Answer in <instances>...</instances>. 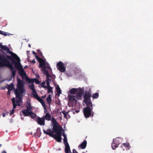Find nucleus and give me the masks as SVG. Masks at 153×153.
I'll return each mask as SVG.
<instances>
[{"label":"nucleus","mask_w":153,"mask_h":153,"mask_svg":"<svg viewBox=\"0 0 153 153\" xmlns=\"http://www.w3.org/2000/svg\"><path fill=\"white\" fill-rule=\"evenodd\" d=\"M52 123L53 125V130L57 134H53V132L50 129H48L47 130V131H49V132L46 131L44 129L43 130V131L44 134L48 135L51 137L54 138L58 142H60L62 139L61 136L62 134V128L59 126V124L53 117L52 119Z\"/></svg>","instance_id":"nucleus-1"},{"label":"nucleus","mask_w":153,"mask_h":153,"mask_svg":"<svg viewBox=\"0 0 153 153\" xmlns=\"http://www.w3.org/2000/svg\"><path fill=\"white\" fill-rule=\"evenodd\" d=\"M16 99L15 100L16 105L21 106L20 103L22 102V99L23 95L25 93V90L24 88V85L22 81L20 79H17V88L15 91Z\"/></svg>","instance_id":"nucleus-2"},{"label":"nucleus","mask_w":153,"mask_h":153,"mask_svg":"<svg viewBox=\"0 0 153 153\" xmlns=\"http://www.w3.org/2000/svg\"><path fill=\"white\" fill-rule=\"evenodd\" d=\"M93 107H91V105H86V107L83 109V114L86 118L89 117L90 116L92 117L94 116L93 112H92Z\"/></svg>","instance_id":"nucleus-3"},{"label":"nucleus","mask_w":153,"mask_h":153,"mask_svg":"<svg viewBox=\"0 0 153 153\" xmlns=\"http://www.w3.org/2000/svg\"><path fill=\"white\" fill-rule=\"evenodd\" d=\"M91 96V93L87 91L85 92V95L84 96V100H83L86 105H91V106L92 107V103L91 101L90 97Z\"/></svg>","instance_id":"nucleus-4"},{"label":"nucleus","mask_w":153,"mask_h":153,"mask_svg":"<svg viewBox=\"0 0 153 153\" xmlns=\"http://www.w3.org/2000/svg\"><path fill=\"white\" fill-rule=\"evenodd\" d=\"M27 103L28 105H26V107L27 108L26 109H24L22 111L24 115L25 116H28L32 112V108L30 102L27 101Z\"/></svg>","instance_id":"nucleus-5"},{"label":"nucleus","mask_w":153,"mask_h":153,"mask_svg":"<svg viewBox=\"0 0 153 153\" xmlns=\"http://www.w3.org/2000/svg\"><path fill=\"white\" fill-rule=\"evenodd\" d=\"M14 65L16 69L19 70V73L20 75H23L25 74V71L20 62L14 61Z\"/></svg>","instance_id":"nucleus-6"},{"label":"nucleus","mask_w":153,"mask_h":153,"mask_svg":"<svg viewBox=\"0 0 153 153\" xmlns=\"http://www.w3.org/2000/svg\"><path fill=\"white\" fill-rule=\"evenodd\" d=\"M11 56H8L6 54L7 58L10 59L11 61L13 62L14 63V60L16 61L17 62H20V61L19 58L18 56L15 53L12 52V53L10 54Z\"/></svg>","instance_id":"nucleus-7"},{"label":"nucleus","mask_w":153,"mask_h":153,"mask_svg":"<svg viewBox=\"0 0 153 153\" xmlns=\"http://www.w3.org/2000/svg\"><path fill=\"white\" fill-rule=\"evenodd\" d=\"M0 66L2 67L6 66L7 64L9 63V61L5 57L4 54L2 56L0 59Z\"/></svg>","instance_id":"nucleus-8"},{"label":"nucleus","mask_w":153,"mask_h":153,"mask_svg":"<svg viewBox=\"0 0 153 153\" xmlns=\"http://www.w3.org/2000/svg\"><path fill=\"white\" fill-rule=\"evenodd\" d=\"M57 69L62 72H64L66 71V67L63 62L59 61L56 65Z\"/></svg>","instance_id":"nucleus-9"},{"label":"nucleus","mask_w":153,"mask_h":153,"mask_svg":"<svg viewBox=\"0 0 153 153\" xmlns=\"http://www.w3.org/2000/svg\"><path fill=\"white\" fill-rule=\"evenodd\" d=\"M36 58L39 63V67H42V69L44 68L46 69V62L42 58H40L37 56H36Z\"/></svg>","instance_id":"nucleus-10"},{"label":"nucleus","mask_w":153,"mask_h":153,"mask_svg":"<svg viewBox=\"0 0 153 153\" xmlns=\"http://www.w3.org/2000/svg\"><path fill=\"white\" fill-rule=\"evenodd\" d=\"M35 97L34 98L36 99L37 100H38L39 102H40L42 106L45 107V110L44 112H45V111H47V109L45 108V104L44 101L38 95H35Z\"/></svg>","instance_id":"nucleus-11"},{"label":"nucleus","mask_w":153,"mask_h":153,"mask_svg":"<svg viewBox=\"0 0 153 153\" xmlns=\"http://www.w3.org/2000/svg\"><path fill=\"white\" fill-rule=\"evenodd\" d=\"M42 71L43 72V73L46 76L47 79H46V82H50L51 81V79H49L50 74L48 73V71L47 70H46L44 68L42 69Z\"/></svg>","instance_id":"nucleus-12"},{"label":"nucleus","mask_w":153,"mask_h":153,"mask_svg":"<svg viewBox=\"0 0 153 153\" xmlns=\"http://www.w3.org/2000/svg\"><path fill=\"white\" fill-rule=\"evenodd\" d=\"M45 120L43 117L41 118L38 117L36 119V121L38 124L41 126L44 125L45 124Z\"/></svg>","instance_id":"nucleus-13"},{"label":"nucleus","mask_w":153,"mask_h":153,"mask_svg":"<svg viewBox=\"0 0 153 153\" xmlns=\"http://www.w3.org/2000/svg\"><path fill=\"white\" fill-rule=\"evenodd\" d=\"M12 101L13 105V109L10 111V115H12L14 113V109L16 108V105L15 98H13L12 99Z\"/></svg>","instance_id":"nucleus-14"},{"label":"nucleus","mask_w":153,"mask_h":153,"mask_svg":"<svg viewBox=\"0 0 153 153\" xmlns=\"http://www.w3.org/2000/svg\"><path fill=\"white\" fill-rule=\"evenodd\" d=\"M29 87L30 88L31 90L33 91V92L32 93V95H33V96L34 97H35V95H38L37 93V92L36 90L34 88V85L33 83H32V84L29 85Z\"/></svg>","instance_id":"nucleus-15"},{"label":"nucleus","mask_w":153,"mask_h":153,"mask_svg":"<svg viewBox=\"0 0 153 153\" xmlns=\"http://www.w3.org/2000/svg\"><path fill=\"white\" fill-rule=\"evenodd\" d=\"M83 92L84 91L82 90H81L79 91V92L76 94L75 96L76 99L78 100L81 99L82 95L83 94Z\"/></svg>","instance_id":"nucleus-16"},{"label":"nucleus","mask_w":153,"mask_h":153,"mask_svg":"<svg viewBox=\"0 0 153 153\" xmlns=\"http://www.w3.org/2000/svg\"><path fill=\"white\" fill-rule=\"evenodd\" d=\"M1 48L3 51H6L7 53L9 54L12 53V51H10V49L7 46L2 45Z\"/></svg>","instance_id":"nucleus-17"},{"label":"nucleus","mask_w":153,"mask_h":153,"mask_svg":"<svg viewBox=\"0 0 153 153\" xmlns=\"http://www.w3.org/2000/svg\"><path fill=\"white\" fill-rule=\"evenodd\" d=\"M87 142L86 140H84L83 142L78 146V148L80 147L82 149H84L86 146Z\"/></svg>","instance_id":"nucleus-18"},{"label":"nucleus","mask_w":153,"mask_h":153,"mask_svg":"<svg viewBox=\"0 0 153 153\" xmlns=\"http://www.w3.org/2000/svg\"><path fill=\"white\" fill-rule=\"evenodd\" d=\"M65 153H71L70 147L68 144L65 145Z\"/></svg>","instance_id":"nucleus-19"},{"label":"nucleus","mask_w":153,"mask_h":153,"mask_svg":"<svg viewBox=\"0 0 153 153\" xmlns=\"http://www.w3.org/2000/svg\"><path fill=\"white\" fill-rule=\"evenodd\" d=\"M43 117L45 120H50L51 119V116L49 113H47L45 115L43 116Z\"/></svg>","instance_id":"nucleus-20"},{"label":"nucleus","mask_w":153,"mask_h":153,"mask_svg":"<svg viewBox=\"0 0 153 153\" xmlns=\"http://www.w3.org/2000/svg\"><path fill=\"white\" fill-rule=\"evenodd\" d=\"M76 99L75 96L70 95L69 97V100L70 102H73L74 101L76 102L77 100Z\"/></svg>","instance_id":"nucleus-21"},{"label":"nucleus","mask_w":153,"mask_h":153,"mask_svg":"<svg viewBox=\"0 0 153 153\" xmlns=\"http://www.w3.org/2000/svg\"><path fill=\"white\" fill-rule=\"evenodd\" d=\"M56 88L57 93V95H58V96H59L60 94H61V91L58 85H57V86Z\"/></svg>","instance_id":"nucleus-22"},{"label":"nucleus","mask_w":153,"mask_h":153,"mask_svg":"<svg viewBox=\"0 0 153 153\" xmlns=\"http://www.w3.org/2000/svg\"><path fill=\"white\" fill-rule=\"evenodd\" d=\"M6 66L10 68V70H13L14 69L13 65L12 64L10 63V61L9 63L7 64Z\"/></svg>","instance_id":"nucleus-23"},{"label":"nucleus","mask_w":153,"mask_h":153,"mask_svg":"<svg viewBox=\"0 0 153 153\" xmlns=\"http://www.w3.org/2000/svg\"><path fill=\"white\" fill-rule=\"evenodd\" d=\"M14 84L13 83H12L8 85V89L9 90L12 91L14 88Z\"/></svg>","instance_id":"nucleus-24"},{"label":"nucleus","mask_w":153,"mask_h":153,"mask_svg":"<svg viewBox=\"0 0 153 153\" xmlns=\"http://www.w3.org/2000/svg\"><path fill=\"white\" fill-rule=\"evenodd\" d=\"M118 139L119 138H117L115 139H114L113 142L117 144V145H118L120 144V142L118 140Z\"/></svg>","instance_id":"nucleus-25"},{"label":"nucleus","mask_w":153,"mask_h":153,"mask_svg":"<svg viewBox=\"0 0 153 153\" xmlns=\"http://www.w3.org/2000/svg\"><path fill=\"white\" fill-rule=\"evenodd\" d=\"M77 89L76 88H73L70 91V92L72 94H75L77 92Z\"/></svg>","instance_id":"nucleus-26"},{"label":"nucleus","mask_w":153,"mask_h":153,"mask_svg":"<svg viewBox=\"0 0 153 153\" xmlns=\"http://www.w3.org/2000/svg\"><path fill=\"white\" fill-rule=\"evenodd\" d=\"M92 97L93 99L98 98L99 97V93H96L93 94Z\"/></svg>","instance_id":"nucleus-27"},{"label":"nucleus","mask_w":153,"mask_h":153,"mask_svg":"<svg viewBox=\"0 0 153 153\" xmlns=\"http://www.w3.org/2000/svg\"><path fill=\"white\" fill-rule=\"evenodd\" d=\"M46 100L48 103L50 104L51 101V98L50 95H49V96L47 97Z\"/></svg>","instance_id":"nucleus-28"},{"label":"nucleus","mask_w":153,"mask_h":153,"mask_svg":"<svg viewBox=\"0 0 153 153\" xmlns=\"http://www.w3.org/2000/svg\"><path fill=\"white\" fill-rule=\"evenodd\" d=\"M111 147L112 149L113 150H114L116 149V148L118 147V145H117V144H115L113 142L112 143Z\"/></svg>","instance_id":"nucleus-29"},{"label":"nucleus","mask_w":153,"mask_h":153,"mask_svg":"<svg viewBox=\"0 0 153 153\" xmlns=\"http://www.w3.org/2000/svg\"><path fill=\"white\" fill-rule=\"evenodd\" d=\"M29 115L30 116L31 118L33 119L35 118L36 117V114L32 112Z\"/></svg>","instance_id":"nucleus-30"},{"label":"nucleus","mask_w":153,"mask_h":153,"mask_svg":"<svg viewBox=\"0 0 153 153\" xmlns=\"http://www.w3.org/2000/svg\"><path fill=\"white\" fill-rule=\"evenodd\" d=\"M46 88H47L48 91V93H52L53 91H52L53 88L51 87H47Z\"/></svg>","instance_id":"nucleus-31"},{"label":"nucleus","mask_w":153,"mask_h":153,"mask_svg":"<svg viewBox=\"0 0 153 153\" xmlns=\"http://www.w3.org/2000/svg\"><path fill=\"white\" fill-rule=\"evenodd\" d=\"M12 73L11 74V76L13 78L15 77L16 75V71L14 70H11Z\"/></svg>","instance_id":"nucleus-32"},{"label":"nucleus","mask_w":153,"mask_h":153,"mask_svg":"<svg viewBox=\"0 0 153 153\" xmlns=\"http://www.w3.org/2000/svg\"><path fill=\"white\" fill-rule=\"evenodd\" d=\"M27 80L28 83H32L33 82V79H30L28 78L27 79Z\"/></svg>","instance_id":"nucleus-33"},{"label":"nucleus","mask_w":153,"mask_h":153,"mask_svg":"<svg viewBox=\"0 0 153 153\" xmlns=\"http://www.w3.org/2000/svg\"><path fill=\"white\" fill-rule=\"evenodd\" d=\"M123 145L124 146L127 147L129 149H130L129 147H131L129 146V143H124L123 144Z\"/></svg>","instance_id":"nucleus-34"},{"label":"nucleus","mask_w":153,"mask_h":153,"mask_svg":"<svg viewBox=\"0 0 153 153\" xmlns=\"http://www.w3.org/2000/svg\"><path fill=\"white\" fill-rule=\"evenodd\" d=\"M33 82H35L36 84H39L41 83V82L39 81V79L36 78L33 79Z\"/></svg>","instance_id":"nucleus-35"},{"label":"nucleus","mask_w":153,"mask_h":153,"mask_svg":"<svg viewBox=\"0 0 153 153\" xmlns=\"http://www.w3.org/2000/svg\"><path fill=\"white\" fill-rule=\"evenodd\" d=\"M63 141L64 144L65 145V144H68L67 141V137H64L63 139Z\"/></svg>","instance_id":"nucleus-36"},{"label":"nucleus","mask_w":153,"mask_h":153,"mask_svg":"<svg viewBox=\"0 0 153 153\" xmlns=\"http://www.w3.org/2000/svg\"><path fill=\"white\" fill-rule=\"evenodd\" d=\"M45 84V81L41 83L42 86L44 88H47L46 86L44 85Z\"/></svg>","instance_id":"nucleus-37"},{"label":"nucleus","mask_w":153,"mask_h":153,"mask_svg":"<svg viewBox=\"0 0 153 153\" xmlns=\"http://www.w3.org/2000/svg\"><path fill=\"white\" fill-rule=\"evenodd\" d=\"M49 77L52 78L53 79H55V78L56 76L54 74L52 75H50Z\"/></svg>","instance_id":"nucleus-38"},{"label":"nucleus","mask_w":153,"mask_h":153,"mask_svg":"<svg viewBox=\"0 0 153 153\" xmlns=\"http://www.w3.org/2000/svg\"><path fill=\"white\" fill-rule=\"evenodd\" d=\"M8 33H6L5 32L3 31L2 34H1V35L4 36H6L7 35V34Z\"/></svg>","instance_id":"nucleus-39"},{"label":"nucleus","mask_w":153,"mask_h":153,"mask_svg":"<svg viewBox=\"0 0 153 153\" xmlns=\"http://www.w3.org/2000/svg\"><path fill=\"white\" fill-rule=\"evenodd\" d=\"M46 83H47V87H51L50 86V82L47 81V82H46Z\"/></svg>","instance_id":"nucleus-40"},{"label":"nucleus","mask_w":153,"mask_h":153,"mask_svg":"<svg viewBox=\"0 0 153 153\" xmlns=\"http://www.w3.org/2000/svg\"><path fill=\"white\" fill-rule=\"evenodd\" d=\"M31 62L33 64H34L35 63V62H35V59H33V60L31 61Z\"/></svg>","instance_id":"nucleus-41"},{"label":"nucleus","mask_w":153,"mask_h":153,"mask_svg":"<svg viewBox=\"0 0 153 153\" xmlns=\"http://www.w3.org/2000/svg\"><path fill=\"white\" fill-rule=\"evenodd\" d=\"M68 114V112H66V113H65L64 115V118H66L67 117V114Z\"/></svg>","instance_id":"nucleus-42"},{"label":"nucleus","mask_w":153,"mask_h":153,"mask_svg":"<svg viewBox=\"0 0 153 153\" xmlns=\"http://www.w3.org/2000/svg\"><path fill=\"white\" fill-rule=\"evenodd\" d=\"M33 53L35 55V56H36V53L34 51H33Z\"/></svg>","instance_id":"nucleus-43"},{"label":"nucleus","mask_w":153,"mask_h":153,"mask_svg":"<svg viewBox=\"0 0 153 153\" xmlns=\"http://www.w3.org/2000/svg\"><path fill=\"white\" fill-rule=\"evenodd\" d=\"M72 151H73V152L72 153H75V152H76V151L74 149Z\"/></svg>","instance_id":"nucleus-44"},{"label":"nucleus","mask_w":153,"mask_h":153,"mask_svg":"<svg viewBox=\"0 0 153 153\" xmlns=\"http://www.w3.org/2000/svg\"><path fill=\"white\" fill-rule=\"evenodd\" d=\"M63 136L64 137H66V135L64 133H63Z\"/></svg>","instance_id":"nucleus-45"},{"label":"nucleus","mask_w":153,"mask_h":153,"mask_svg":"<svg viewBox=\"0 0 153 153\" xmlns=\"http://www.w3.org/2000/svg\"><path fill=\"white\" fill-rule=\"evenodd\" d=\"M62 113L64 115L65 113H66V112H65V111H62Z\"/></svg>","instance_id":"nucleus-46"},{"label":"nucleus","mask_w":153,"mask_h":153,"mask_svg":"<svg viewBox=\"0 0 153 153\" xmlns=\"http://www.w3.org/2000/svg\"><path fill=\"white\" fill-rule=\"evenodd\" d=\"M10 90H8V91L7 92V94H9V95L10 94Z\"/></svg>","instance_id":"nucleus-47"},{"label":"nucleus","mask_w":153,"mask_h":153,"mask_svg":"<svg viewBox=\"0 0 153 153\" xmlns=\"http://www.w3.org/2000/svg\"><path fill=\"white\" fill-rule=\"evenodd\" d=\"M47 68L49 69H51V70H52L51 68L50 67V66H48V67H47Z\"/></svg>","instance_id":"nucleus-48"},{"label":"nucleus","mask_w":153,"mask_h":153,"mask_svg":"<svg viewBox=\"0 0 153 153\" xmlns=\"http://www.w3.org/2000/svg\"><path fill=\"white\" fill-rule=\"evenodd\" d=\"M3 33V31L0 30V34H2Z\"/></svg>","instance_id":"nucleus-49"},{"label":"nucleus","mask_w":153,"mask_h":153,"mask_svg":"<svg viewBox=\"0 0 153 153\" xmlns=\"http://www.w3.org/2000/svg\"><path fill=\"white\" fill-rule=\"evenodd\" d=\"M3 117H4L5 116V113H3L2 114Z\"/></svg>","instance_id":"nucleus-50"},{"label":"nucleus","mask_w":153,"mask_h":153,"mask_svg":"<svg viewBox=\"0 0 153 153\" xmlns=\"http://www.w3.org/2000/svg\"><path fill=\"white\" fill-rule=\"evenodd\" d=\"M79 111V110H76L75 111V112H76L77 113H78Z\"/></svg>","instance_id":"nucleus-51"},{"label":"nucleus","mask_w":153,"mask_h":153,"mask_svg":"<svg viewBox=\"0 0 153 153\" xmlns=\"http://www.w3.org/2000/svg\"><path fill=\"white\" fill-rule=\"evenodd\" d=\"M3 55V54H0V59L2 57V56Z\"/></svg>","instance_id":"nucleus-52"},{"label":"nucleus","mask_w":153,"mask_h":153,"mask_svg":"<svg viewBox=\"0 0 153 153\" xmlns=\"http://www.w3.org/2000/svg\"><path fill=\"white\" fill-rule=\"evenodd\" d=\"M45 97H46V96L45 95V96H43V97H42V98H45Z\"/></svg>","instance_id":"nucleus-53"},{"label":"nucleus","mask_w":153,"mask_h":153,"mask_svg":"<svg viewBox=\"0 0 153 153\" xmlns=\"http://www.w3.org/2000/svg\"><path fill=\"white\" fill-rule=\"evenodd\" d=\"M40 128H37V130H39V131H40Z\"/></svg>","instance_id":"nucleus-54"},{"label":"nucleus","mask_w":153,"mask_h":153,"mask_svg":"<svg viewBox=\"0 0 153 153\" xmlns=\"http://www.w3.org/2000/svg\"><path fill=\"white\" fill-rule=\"evenodd\" d=\"M2 46V45L1 44H0V48H1V46Z\"/></svg>","instance_id":"nucleus-55"},{"label":"nucleus","mask_w":153,"mask_h":153,"mask_svg":"<svg viewBox=\"0 0 153 153\" xmlns=\"http://www.w3.org/2000/svg\"><path fill=\"white\" fill-rule=\"evenodd\" d=\"M30 51H27V55H28V53H29Z\"/></svg>","instance_id":"nucleus-56"},{"label":"nucleus","mask_w":153,"mask_h":153,"mask_svg":"<svg viewBox=\"0 0 153 153\" xmlns=\"http://www.w3.org/2000/svg\"><path fill=\"white\" fill-rule=\"evenodd\" d=\"M2 52L4 53V54H5V52H4V51H2Z\"/></svg>","instance_id":"nucleus-57"},{"label":"nucleus","mask_w":153,"mask_h":153,"mask_svg":"<svg viewBox=\"0 0 153 153\" xmlns=\"http://www.w3.org/2000/svg\"><path fill=\"white\" fill-rule=\"evenodd\" d=\"M29 47H31V45H29Z\"/></svg>","instance_id":"nucleus-58"},{"label":"nucleus","mask_w":153,"mask_h":153,"mask_svg":"<svg viewBox=\"0 0 153 153\" xmlns=\"http://www.w3.org/2000/svg\"><path fill=\"white\" fill-rule=\"evenodd\" d=\"M75 153H78L76 151V152H75Z\"/></svg>","instance_id":"nucleus-59"},{"label":"nucleus","mask_w":153,"mask_h":153,"mask_svg":"<svg viewBox=\"0 0 153 153\" xmlns=\"http://www.w3.org/2000/svg\"><path fill=\"white\" fill-rule=\"evenodd\" d=\"M27 67V66H25V68H26Z\"/></svg>","instance_id":"nucleus-60"},{"label":"nucleus","mask_w":153,"mask_h":153,"mask_svg":"<svg viewBox=\"0 0 153 153\" xmlns=\"http://www.w3.org/2000/svg\"><path fill=\"white\" fill-rule=\"evenodd\" d=\"M82 153H85V152H82Z\"/></svg>","instance_id":"nucleus-61"},{"label":"nucleus","mask_w":153,"mask_h":153,"mask_svg":"<svg viewBox=\"0 0 153 153\" xmlns=\"http://www.w3.org/2000/svg\"><path fill=\"white\" fill-rule=\"evenodd\" d=\"M54 85H55V83H54Z\"/></svg>","instance_id":"nucleus-62"},{"label":"nucleus","mask_w":153,"mask_h":153,"mask_svg":"<svg viewBox=\"0 0 153 153\" xmlns=\"http://www.w3.org/2000/svg\"><path fill=\"white\" fill-rule=\"evenodd\" d=\"M0 67H2L1 66H0Z\"/></svg>","instance_id":"nucleus-63"}]
</instances>
